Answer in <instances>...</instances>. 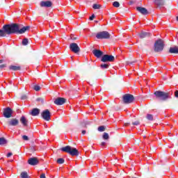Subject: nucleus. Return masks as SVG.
<instances>
[{"label": "nucleus", "mask_w": 178, "mask_h": 178, "mask_svg": "<svg viewBox=\"0 0 178 178\" xmlns=\"http://www.w3.org/2000/svg\"><path fill=\"white\" fill-rule=\"evenodd\" d=\"M136 10L139 12V13H141V15H144L146 16L147 15H149V12H148V10L144 7H136Z\"/></svg>", "instance_id": "13"}, {"label": "nucleus", "mask_w": 178, "mask_h": 178, "mask_svg": "<svg viewBox=\"0 0 178 178\" xmlns=\"http://www.w3.org/2000/svg\"><path fill=\"white\" fill-rule=\"evenodd\" d=\"M96 38L97 40H109L111 38V33L106 31H101L97 33Z\"/></svg>", "instance_id": "5"}, {"label": "nucleus", "mask_w": 178, "mask_h": 178, "mask_svg": "<svg viewBox=\"0 0 178 178\" xmlns=\"http://www.w3.org/2000/svg\"><path fill=\"white\" fill-rule=\"evenodd\" d=\"M59 124H60V122L59 121H56L54 122V125L56 126V127H58V126H59Z\"/></svg>", "instance_id": "39"}, {"label": "nucleus", "mask_w": 178, "mask_h": 178, "mask_svg": "<svg viewBox=\"0 0 178 178\" xmlns=\"http://www.w3.org/2000/svg\"><path fill=\"white\" fill-rule=\"evenodd\" d=\"M98 131H105L106 130V128H105V126H99L97 129Z\"/></svg>", "instance_id": "28"}, {"label": "nucleus", "mask_w": 178, "mask_h": 178, "mask_svg": "<svg viewBox=\"0 0 178 178\" xmlns=\"http://www.w3.org/2000/svg\"><path fill=\"white\" fill-rule=\"evenodd\" d=\"M33 90H35V91H40V90H41V87L38 85H35L33 86Z\"/></svg>", "instance_id": "33"}, {"label": "nucleus", "mask_w": 178, "mask_h": 178, "mask_svg": "<svg viewBox=\"0 0 178 178\" xmlns=\"http://www.w3.org/2000/svg\"><path fill=\"white\" fill-rule=\"evenodd\" d=\"M70 49L74 54H79L80 52V47L77 43H71L70 44Z\"/></svg>", "instance_id": "11"}, {"label": "nucleus", "mask_w": 178, "mask_h": 178, "mask_svg": "<svg viewBox=\"0 0 178 178\" xmlns=\"http://www.w3.org/2000/svg\"><path fill=\"white\" fill-rule=\"evenodd\" d=\"M0 63H3V60H0Z\"/></svg>", "instance_id": "49"}, {"label": "nucleus", "mask_w": 178, "mask_h": 178, "mask_svg": "<svg viewBox=\"0 0 178 178\" xmlns=\"http://www.w3.org/2000/svg\"><path fill=\"white\" fill-rule=\"evenodd\" d=\"M9 69L10 70H14V72H16L17 70H21L22 67L20 66L10 65Z\"/></svg>", "instance_id": "22"}, {"label": "nucleus", "mask_w": 178, "mask_h": 178, "mask_svg": "<svg viewBox=\"0 0 178 178\" xmlns=\"http://www.w3.org/2000/svg\"><path fill=\"white\" fill-rule=\"evenodd\" d=\"M146 119L150 122H152V120H154V115L152 114H147Z\"/></svg>", "instance_id": "25"}, {"label": "nucleus", "mask_w": 178, "mask_h": 178, "mask_svg": "<svg viewBox=\"0 0 178 178\" xmlns=\"http://www.w3.org/2000/svg\"><path fill=\"white\" fill-rule=\"evenodd\" d=\"M146 45H148V44H146Z\"/></svg>", "instance_id": "54"}, {"label": "nucleus", "mask_w": 178, "mask_h": 178, "mask_svg": "<svg viewBox=\"0 0 178 178\" xmlns=\"http://www.w3.org/2000/svg\"><path fill=\"white\" fill-rule=\"evenodd\" d=\"M128 124H129V123H124V126H127Z\"/></svg>", "instance_id": "50"}, {"label": "nucleus", "mask_w": 178, "mask_h": 178, "mask_svg": "<svg viewBox=\"0 0 178 178\" xmlns=\"http://www.w3.org/2000/svg\"><path fill=\"white\" fill-rule=\"evenodd\" d=\"M71 40H72L73 41L76 40H79L78 37H71Z\"/></svg>", "instance_id": "43"}, {"label": "nucleus", "mask_w": 178, "mask_h": 178, "mask_svg": "<svg viewBox=\"0 0 178 178\" xmlns=\"http://www.w3.org/2000/svg\"><path fill=\"white\" fill-rule=\"evenodd\" d=\"M151 36V33H148V32H141L139 34V37L140 38H147L148 37Z\"/></svg>", "instance_id": "19"}, {"label": "nucleus", "mask_w": 178, "mask_h": 178, "mask_svg": "<svg viewBox=\"0 0 178 178\" xmlns=\"http://www.w3.org/2000/svg\"><path fill=\"white\" fill-rule=\"evenodd\" d=\"M175 95L176 98H178V90L175 91Z\"/></svg>", "instance_id": "45"}, {"label": "nucleus", "mask_w": 178, "mask_h": 178, "mask_svg": "<svg viewBox=\"0 0 178 178\" xmlns=\"http://www.w3.org/2000/svg\"><path fill=\"white\" fill-rule=\"evenodd\" d=\"M36 101L38 102H41V104H44V99L42 97H38V99H36Z\"/></svg>", "instance_id": "34"}, {"label": "nucleus", "mask_w": 178, "mask_h": 178, "mask_svg": "<svg viewBox=\"0 0 178 178\" xmlns=\"http://www.w3.org/2000/svg\"><path fill=\"white\" fill-rule=\"evenodd\" d=\"M10 84H12V82H10Z\"/></svg>", "instance_id": "53"}, {"label": "nucleus", "mask_w": 178, "mask_h": 178, "mask_svg": "<svg viewBox=\"0 0 178 178\" xmlns=\"http://www.w3.org/2000/svg\"><path fill=\"white\" fill-rule=\"evenodd\" d=\"M41 116L44 120H46V122H49L51 120V112L48 109L44 110L41 113Z\"/></svg>", "instance_id": "8"}, {"label": "nucleus", "mask_w": 178, "mask_h": 178, "mask_svg": "<svg viewBox=\"0 0 178 178\" xmlns=\"http://www.w3.org/2000/svg\"><path fill=\"white\" fill-rule=\"evenodd\" d=\"M169 54H178V46H175L173 47H170Z\"/></svg>", "instance_id": "20"}, {"label": "nucleus", "mask_w": 178, "mask_h": 178, "mask_svg": "<svg viewBox=\"0 0 178 178\" xmlns=\"http://www.w3.org/2000/svg\"><path fill=\"white\" fill-rule=\"evenodd\" d=\"M163 48H165V42L161 39H159L154 42V52H162V51H163Z\"/></svg>", "instance_id": "4"}, {"label": "nucleus", "mask_w": 178, "mask_h": 178, "mask_svg": "<svg viewBox=\"0 0 178 178\" xmlns=\"http://www.w3.org/2000/svg\"><path fill=\"white\" fill-rule=\"evenodd\" d=\"M93 9H101V5L95 3L92 5Z\"/></svg>", "instance_id": "31"}, {"label": "nucleus", "mask_w": 178, "mask_h": 178, "mask_svg": "<svg viewBox=\"0 0 178 178\" xmlns=\"http://www.w3.org/2000/svg\"><path fill=\"white\" fill-rule=\"evenodd\" d=\"M54 3L51 1H42L40 3V6L41 8H52Z\"/></svg>", "instance_id": "12"}, {"label": "nucleus", "mask_w": 178, "mask_h": 178, "mask_svg": "<svg viewBox=\"0 0 178 178\" xmlns=\"http://www.w3.org/2000/svg\"><path fill=\"white\" fill-rule=\"evenodd\" d=\"M5 144H8V140L3 137L0 138V145H5Z\"/></svg>", "instance_id": "24"}, {"label": "nucleus", "mask_w": 178, "mask_h": 178, "mask_svg": "<svg viewBox=\"0 0 178 178\" xmlns=\"http://www.w3.org/2000/svg\"><path fill=\"white\" fill-rule=\"evenodd\" d=\"M29 44V39L24 38L22 40V45H28Z\"/></svg>", "instance_id": "32"}, {"label": "nucleus", "mask_w": 178, "mask_h": 178, "mask_svg": "<svg viewBox=\"0 0 178 178\" xmlns=\"http://www.w3.org/2000/svg\"><path fill=\"white\" fill-rule=\"evenodd\" d=\"M135 99L136 98L131 94H125L122 97V101L124 104H133Z\"/></svg>", "instance_id": "6"}, {"label": "nucleus", "mask_w": 178, "mask_h": 178, "mask_svg": "<svg viewBox=\"0 0 178 178\" xmlns=\"http://www.w3.org/2000/svg\"><path fill=\"white\" fill-rule=\"evenodd\" d=\"M94 19H95V15L92 14L91 15V17H90L89 19L90 20H94Z\"/></svg>", "instance_id": "38"}, {"label": "nucleus", "mask_w": 178, "mask_h": 178, "mask_svg": "<svg viewBox=\"0 0 178 178\" xmlns=\"http://www.w3.org/2000/svg\"><path fill=\"white\" fill-rule=\"evenodd\" d=\"M86 130H83V131H82V134H83V136H84V134H86Z\"/></svg>", "instance_id": "47"}, {"label": "nucleus", "mask_w": 178, "mask_h": 178, "mask_svg": "<svg viewBox=\"0 0 178 178\" xmlns=\"http://www.w3.org/2000/svg\"><path fill=\"white\" fill-rule=\"evenodd\" d=\"M38 159L35 157L30 158L28 160L29 165H31V166H35V165H38Z\"/></svg>", "instance_id": "16"}, {"label": "nucleus", "mask_w": 178, "mask_h": 178, "mask_svg": "<svg viewBox=\"0 0 178 178\" xmlns=\"http://www.w3.org/2000/svg\"><path fill=\"white\" fill-rule=\"evenodd\" d=\"M20 177L21 178H30V176H29V173L27 172L24 171V172H21Z\"/></svg>", "instance_id": "23"}, {"label": "nucleus", "mask_w": 178, "mask_h": 178, "mask_svg": "<svg viewBox=\"0 0 178 178\" xmlns=\"http://www.w3.org/2000/svg\"><path fill=\"white\" fill-rule=\"evenodd\" d=\"M100 145H102V147H105V145H106V143H105V142H102V143H100Z\"/></svg>", "instance_id": "44"}, {"label": "nucleus", "mask_w": 178, "mask_h": 178, "mask_svg": "<svg viewBox=\"0 0 178 178\" xmlns=\"http://www.w3.org/2000/svg\"><path fill=\"white\" fill-rule=\"evenodd\" d=\"M66 103V99L63 97H58L54 100L55 105H63Z\"/></svg>", "instance_id": "15"}, {"label": "nucleus", "mask_w": 178, "mask_h": 178, "mask_svg": "<svg viewBox=\"0 0 178 178\" xmlns=\"http://www.w3.org/2000/svg\"><path fill=\"white\" fill-rule=\"evenodd\" d=\"M132 124L134 126H138L140 124V121H138V120L136 121V122H133Z\"/></svg>", "instance_id": "37"}, {"label": "nucleus", "mask_w": 178, "mask_h": 178, "mask_svg": "<svg viewBox=\"0 0 178 178\" xmlns=\"http://www.w3.org/2000/svg\"><path fill=\"white\" fill-rule=\"evenodd\" d=\"M4 67H6V64L0 65V69H3Z\"/></svg>", "instance_id": "41"}, {"label": "nucleus", "mask_w": 178, "mask_h": 178, "mask_svg": "<svg viewBox=\"0 0 178 178\" xmlns=\"http://www.w3.org/2000/svg\"><path fill=\"white\" fill-rule=\"evenodd\" d=\"M102 69H108L109 67V65L103 63L100 65Z\"/></svg>", "instance_id": "29"}, {"label": "nucleus", "mask_w": 178, "mask_h": 178, "mask_svg": "<svg viewBox=\"0 0 178 178\" xmlns=\"http://www.w3.org/2000/svg\"><path fill=\"white\" fill-rule=\"evenodd\" d=\"M113 6H114V8H119V6H120V3L118 1H114L113 3Z\"/></svg>", "instance_id": "30"}, {"label": "nucleus", "mask_w": 178, "mask_h": 178, "mask_svg": "<svg viewBox=\"0 0 178 178\" xmlns=\"http://www.w3.org/2000/svg\"><path fill=\"white\" fill-rule=\"evenodd\" d=\"M103 140H109V134L106 132H104L102 136Z\"/></svg>", "instance_id": "26"}, {"label": "nucleus", "mask_w": 178, "mask_h": 178, "mask_svg": "<svg viewBox=\"0 0 178 178\" xmlns=\"http://www.w3.org/2000/svg\"><path fill=\"white\" fill-rule=\"evenodd\" d=\"M19 119L17 118H11L10 120L7 122V125L8 127H13L16 126H19Z\"/></svg>", "instance_id": "10"}, {"label": "nucleus", "mask_w": 178, "mask_h": 178, "mask_svg": "<svg viewBox=\"0 0 178 178\" xmlns=\"http://www.w3.org/2000/svg\"><path fill=\"white\" fill-rule=\"evenodd\" d=\"M138 99H140V97H138Z\"/></svg>", "instance_id": "52"}, {"label": "nucleus", "mask_w": 178, "mask_h": 178, "mask_svg": "<svg viewBox=\"0 0 178 178\" xmlns=\"http://www.w3.org/2000/svg\"><path fill=\"white\" fill-rule=\"evenodd\" d=\"M21 99H27V95H23L21 97Z\"/></svg>", "instance_id": "40"}, {"label": "nucleus", "mask_w": 178, "mask_h": 178, "mask_svg": "<svg viewBox=\"0 0 178 178\" xmlns=\"http://www.w3.org/2000/svg\"><path fill=\"white\" fill-rule=\"evenodd\" d=\"M13 114V110H12L10 107H7L6 108H3V115L4 118H6V119H9L10 118H12Z\"/></svg>", "instance_id": "9"}, {"label": "nucleus", "mask_w": 178, "mask_h": 178, "mask_svg": "<svg viewBox=\"0 0 178 178\" xmlns=\"http://www.w3.org/2000/svg\"><path fill=\"white\" fill-rule=\"evenodd\" d=\"M13 155V152H9L8 154H7V158H10V156H12Z\"/></svg>", "instance_id": "42"}, {"label": "nucleus", "mask_w": 178, "mask_h": 178, "mask_svg": "<svg viewBox=\"0 0 178 178\" xmlns=\"http://www.w3.org/2000/svg\"><path fill=\"white\" fill-rule=\"evenodd\" d=\"M154 3L157 6H163L165 5V0H154Z\"/></svg>", "instance_id": "21"}, {"label": "nucleus", "mask_w": 178, "mask_h": 178, "mask_svg": "<svg viewBox=\"0 0 178 178\" xmlns=\"http://www.w3.org/2000/svg\"><path fill=\"white\" fill-rule=\"evenodd\" d=\"M56 162L59 165H62V164L65 163V159L63 158H60V159L56 160Z\"/></svg>", "instance_id": "27"}, {"label": "nucleus", "mask_w": 178, "mask_h": 178, "mask_svg": "<svg viewBox=\"0 0 178 178\" xmlns=\"http://www.w3.org/2000/svg\"><path fill=\"white\" fill-rule=\"evenodd\" d=\"M136 62H137V60H134L133 62L129 63H130V65H133V63H136Z\"/></svg>", "instance_id": "48"}, {"label": "nucleus", "mask_w": 178, "mask_h": 178, "mask_svg": "<svg viewBox=\"0 0 178 178\" xmlns=\"http://www.w3.org/2000/svg\"><path fill=\"white\" fill-rule=\"evenodd\" d=\"M176 20L177 22H178V16L176 17Z\"/></svg>", "instance_id": "51"}, {"label": "nucleus", "mask_w": 178, "mask_h": 178, "mask_svg": "<svg viewBox=\"0 0 178 178\" xmlns=\"http://www.w3.org/2000/svg\"><path fill=\"white\" fill-rule=\"evenodd\" d=\"M92 54L97 58H102V56H104V52H102V51L99 49L92 50Z\"/></svg>", "instance_id": "14"}, {"label": "nucleus", "mask_w": 178, "mask_h": 178, "mask_svg": "<svg viewBox=\"0 0 178 178\" xmlns=\"http://www.w3.org/2000/svg\"><path fill=\"white\" fill-rule=\"evenodd\" d=\"M40 178H46V177H45V174H44V173H42V174L40 175Z\"/></svg>", "instance_id": "46"}, {"label": "nucleus", "mask_w": 178, "mask_h": 178, "mask_svg": "<svg viewBox=\"0 0 178 178\" xmlns=\"http://www.w3.org/2000/svg\"><path fill=\"white\" fill-rule=\"evenodd\" d=\"M115 60V56L112 55L104 54L102 56L101 62L106 63V62H113Z\"/></svg>", "instance_id": "7"}, {"label": "nucleus", "mask_w": 178, "mask_h": 178, "mask_svg": "<svg viewBox=\"0 0 178 178\" xmlns=\"http://www.w3.org/2000/svg\"><path fill=\"white\" fill-rule=\"evenodd\" d=\"M19 122L22 124V126H24V127H27V126H29V120L24 115H22L19 118Z\"/></svg>", "instance_id": "17"}, {"label": "nucleus", "mask_w": 178, "mask_h": 178, "mask_svg": "<svg viewBox=\"0 0 178 178\" xmlns=\"http://www.w3.org/2000/svg\"><path fill=\"white\" fill-rule=\"evenodd\" d=\"M30 26H26L20 29L18 24H5L0 29V37H8V35H11V34H24L26 31L30 30Z\"/></svg>", "instance_id": "1"}, {"label": "nucleus", "mask_w": 178, "mask_h": 178, "mask_svg": "<svg viewBox=\"0 0 178 178\" xmlns=\"http://www.w3.org/2000/svg\"><path fill=\"white\" fill-rule=\"evenodd\" d=\"M40 112H41V110L35 108L32 109V111L29 113V115H31V116H38L40 115Z\"/></svg>", "instance_id": "18"}, {"label": "nucleus", "mask_w": 178, "mask_h": 178, "mask_svg": "<svg viewBox=\"0 0 178 178\" xmlns=\"http://www.w3.org/2000/svg\"><path fill=\"white\" fill-rule=\"evenodd\" d=\"M22 139L24 140V141H29V136H26V135H24L22 136Z\"/></svg>", "instance_id": "35"}, {"label": "nucleus", "mask_w": 178, "mask_h": 178, "mask_svg": "<svg viewBox=\"0 0 178 178\" xmlns=\"http://www.w3.org/2000/svg\"><path fill=\"white\" fill-rule=\"evenodd\" d=\"M88 124H90V122H85V123L82 124V127L87 129V126H88Z\"/></svg>", "instance_id": "36"}, {"label": "nucleus", "mask_w": 178, "mask_h": 178, "mask_svg": "<svg viewBox=\"0 0 178 178\" xmlns=\"http://www.w3.org/2000/svg\"><path fill=\"white\" fill-rule=\"evenodd\" d=\"M60 149L61 151H63V152H67V154H69L72 156H79V155L80 154L79 149L70 145L63 147Z\"/></svg>", "instance_id": "3"}, {"label": "nucleus", "mask_w": 178, "mask_h": 178, "mask_svg": "<svg viewBox=\"0 0 178 178\" xmlns=\"http://www.w3.org/2000/svg\"><path fill=\"white\" fill-rule=\"evenodd\" d=\"M155 99L159 101L160 102H165V101H168L170 95L168 92H163L161 90H157L154 92Z\"/></svg>", "instance_id": "2"}]
</instances>
